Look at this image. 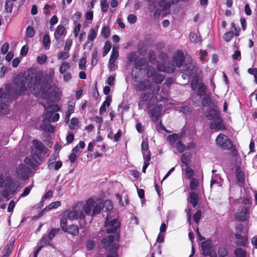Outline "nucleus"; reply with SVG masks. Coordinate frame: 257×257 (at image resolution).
I'll use <instances>...</instances> for the list:
<instances>
[{
    "label": "nucleus",
    "instance_id": "15",
    "mask_svg": "<svg viewBox=\"0 0 257 257\" xmlns=\"http://www.w3.org/2000/svg\"><path fill=\"white\" fill-rule=\"evenodd\" d=\"M201 247L203 251L202 253L204 256H207L215 251L212 250L211 241L208 239L201 243Z\"/></svg>",
    "mask_w": 257,
    "mask_h": 257
},
{
    "label": "nucleus",
    "instance_id": "7",
    "mask_svg": "<svg viewBox=\"0 0 257 257\" xmlns=\"http://www.w3.org/2000/svg\"><path fill=\"white\" fill-rule=\"evenodd\" d=\"M111 219L109 215L107 214L106 217L105 226L108 233L115 232L120 226V223L116 218L110 220Z\"/></svg>",
    "mask_w": 257,
    "mask_h": 257
},
{
    "label": "nucleus",
    "instance_id": "53",
    "mask_svg": "<svg viewBox=\"0 0 257 257\" xmlns=\"http://www.w3.org/2000/svg\"><path fill=\"white\" fill-rule=\"evenodd\" d=\"M111 47V45L110 42L107 41L105 43L104 47H103V53L104 55H105L106 54L108 53L110 51Z\"/></svg>",
    "mask_w": 257,
    "mask_h": 257
},
{
    "label": "nucleus",
    "instance_id": "9",
    "mask_svg": "<svg viewBox=\"0 0 257 257\" xmlns=\"http://www.w3.org/2000/svg\"><path fill=\"white\" fill-rule=\"evenodd\" d=\"M11 100V96L9 92L0 95V112L4 114L9 113V109L7 107Z\"/></svg>",
    "mask_w": 257,
    "mask_h": 257
},
{
    "label": "nucleus",
    "instance_id": "50",
    "mask_svg": "<svg viewBox=\"0 0 257 257\" xmlns=\"http://www.w3.org/2000/svg\"><path fill=\"white\" fill-rule=\"evenodd\" d=\"M234 35L233 32H228L225 33L223 35V39L226 42H229Z\"/></svg>",
    "mask_w": 257,
    "mask_h": 257
},
{
    "label": "nucleus",
    "instance_id": "52",
    "mask_svg": "<svg viewBox=\"0 0 257 257\" xmlns=\"http://www.w3.org/2000/svg\"><path fill=\"white\" fill-rule=\"evenodd\" d=\"M86 63V57L84 56L80 60L79 67L80 69H85Z\"/></svg>",
    "mask_w": 257,
    "mask_h": 257
},
{
    "label": "nucleus",
    "instance_id": "40",
    "mask_svg": "<svg viewBox=\"0 0 257 257\" xmlns=\"http://www.w3.org/2000/svg\"><path fill=\"white\" fill-rule=\"evenodd\" d=\"M198 181L195 178H192L190 182V187L191 190H196L198 187Z\"/></svg>",
    "mask_w": 257,
    "mask_h": 257
},
{
    "label": "nucleus",
    "instance_id": "43",
    "mask_svg": "<svg viewBox=\"0 0 257 257\" xmlns=\"http://www.w3.org/2000/svg\"><path fill=\"white\" fill-rule=\"evenodd\" d=\"M151 93L150 92H144L142 93L140 97L141 102H146L150 97Z\"/></svg>",
    "mask_w": 257,
    "mask_h": 257
},
{
    "label": "nucleus",
    "instance_id": "32",
    "mask_svg": "<svg viewBox=\"0 0 257 257\" xmlns=\"http://www.w3.org/2000/svg\"><path fill=\"white\" fill-rule=\"evenodd\" d=\"M206 86L204 84H200L197 91V95L200 96L204 95L206 92Z\"/></svg>",
    "mask_w": 257,
    "mask_h": 257
},
{
    "label": "nucleus",
    "instance_id": "41",
    "mask_svg": "<svg viewBox=\"0 0 257 257\" xmlns=\"http://www.w3.org/2000/svg\"><path fill=\"white\" fill-rule=\"evenodd\" d=\"M85 146V143L83 141H80L79 144L73 149L72 152L78 153L80 151V149H83Z\"/></svg>",
    "mask_w": 257,
    "mask_h": 257
},
{
    "label": "nucleus",
    "instance_id": "18",
    "mask_svg": "<svg viewBox=\"0 0 257 257\" xmlns=\"http://www.w3.org/2000/svg\"><path fill=\"white\" fill-rule=\"evenodd\" d=\"M206 117L210 120H214L220 118L219 112L214 109H210L207 113Z\"/></svg>",
    "mask_w": 257,
    "mask_h": 257
},
{
    "label": "nucleus",
    "instance_id": "34",
    "mask_svg": "<svg viewBox=\"0 0 257 257\" xmlns=\"http://www.w3.org/2000/svg\"><path fill=\"white\" fill-rule=\"evenodd\" d=\"M190 159V154L188 153H185L181 156V162L182 163L187 165Z\"/></svg>",
    "mask_w": 257,
    "mask_h": 257
},
{
    "label": "nucleus",
    "instance_id": "28",
    "mask_svg": "<svg viewBox=\"0 0 257 257\" xmlns=\"http://www.w3.org/2000/svg\"><path fill=\"white\" fill-rule=\"evenodd\" d=\"M51 240L45 235L43 236L41 240L39 242V246H42V248L46 245L53 246V244L50 242Z\"/></svg>",
    "mask_w": 257,
    "mask_h": 257
},
{
    "label": "nucleus",
    "instance_id": "35",
    "mask_svg": "<svg viewBox=\"0 0 257 257\" xmlns=\"http://www.w3.org/2000/svg\"><path fill=\"white\" fill-rule=\"evenodd\" d=\"M118 57V50L117 48H114V47L112 48V51L110 55V57L109 60L111 61H115Z\"/></svg>",
    "mask_w": 257,
    "mask_h": 257
},
{
    "label": "nucleus",
    "instance_id": "55",
    "mask_svg": "<svg viewBox=\"0 0 257 257\" xmlns=\"http://www.w3.org/2000/svg\"><path fill=\"white\" fill-rule=\"evenodd\" d=\"M78 123V120L77 118L73 117L71 120L70 123L69 124V127L71 130H73L75 128V126L77 125Z\"/></svg>",
    "mask_w": 257,
    "mask_h": 257
},
{
    "label": "nucleus",
    "instance_id": "31",
    "mask_svg": "<svg viewBox=\"0 0 257 257\" xmlns=\"http://www.w3.org/2000/svg\"><path fill=\"white\" fill-rule=\"evenodd\" d=\"M110 34L109 27L104 26L102 27L101 31V35L105 38H107Z\"/></svg>",
    "mask_w": 257,
    "mask_h": 257
},
{
    "label": "nucleus",
    "instance_id": "6",
    "mask_svg": "<svg viewBox=\"0 0 257 257\" xmlns=\"http://www.w3.org/2000/svg\"><path fill=\"white\" fill-rule=\"evenodd\" d=\"M215 142L217 146L223 150H230L232 148V144L230 139L223 134H220L217 136Z\"/></svg>",
    "mask_w": 257,
    "mask_h": 257
},
{
    "label": "nucleus",
    "instance_id": "17",
    "mask_svg": "<svg viewBox=\"0 0 257 257\" xmlns=\"http://www.w3.org/2000/svg\"><path fill=\"white\" fill-rule=\"evenodd\" d=\"M235 237L237 239L236 241V244L238 246H244L248 242L247 236H243L238 232H236Z\"/></svg>",
    "mask_w": 257,
    "mask_h": 257
},
{
    "label": "nucleus",
    "instance_id": "19",
    "mask_svg": "<svg viewBox=\"0 0 257 257\" xmlns=\"http://www.w3.org/2000/svg\"><path fill=\"white\" fill-rule=\"evenodd\" d=\"M54 73H55L54 69L53 68H50L49 69V71L48 74H47L46 75V77L47 78V79L43 78V76L42 75H38V74L36 75L40 76L41 77V78H42V79L43 80V81H44V80L48 81L49 82V84H50L49 86V87L47 89H46L45 90H41V91H46L49 90L50 88L51 84V82L52 81V78L54 77Z\"/></svg>",
    "mask_w": 257,
    "mask_h": 257
},
{
    "label": "nucleus",
    "instance_id": "13",
    "mask_svg": "<svg viewBox=\"0 0 257 257\" xmlns=\"http://www.w3.org/2000/svg\"><path fill=\"white\" fill-rule=\"evenodd\" d=\"M173 62L175 63L176 65L178 67H180L183 65L185 60V57L182 51L178 50L174 54Z\"/></svg>",
    "mask_w": 257,
    "mask_h": 257
},
{
    "label": "nucleus",
    "instance_id": "54",
    "mask_svg": "<svg viewBox=\"0 0 257 257\" xmlns=\"http://www.w3.org/2000/svg\"><path fill=\"white\" fill-rule=\"evenodd\" d=\"M157 68L159 71L166 72L167 67L161 62H158L157 64Z\"/></svg>",
    "mask_w": 257,
    "mask_h": 257
},
{
    "label": "nucleus",
    "instance_id": "56",
    "mask_svg": "<svg viewBox=\"0 0 257 257\" xmlns=\"http://www.w3.org/2000/svg\"><path fill=\"white\" fill-rule=\"evenodd\" d=\"M201 211L198 210L193 216V219L196 223H198L201 218Z\"/></svg>",
    "mask_w": 257,
    "mask_h": 257
},
{
    "label": "nucleus",
    "instance_id": "25",
    "mask_svg": "<svg viewBox=\"0 0 257 257\" xmlns=\"http://www.w3.org/2000/svg\"><path fill=\"white\" fill-rule=\"evenodd\" d=\"M190 200L189 201L191 204H192V206L195 207L197 206L198 203V194L196 193L195 192H191L189 195Z\"/></svg>",
    "mask_w": 257,
    "mask_h": 257
},
{
    "label": "nucleus",
    "instance_id": "59",
    "mask_svg": "<svg viewBox=\"0 0 257 257\" xmlns=\"http://www.w3.org/2000/svg\"><path fill=\"white\" fill-rule=\"evenodd\" d=\"M143 152H149V145L147 141H143L141 145Z\"/></svg>",
    "mask_w": 257,
    "mask_h": 257
},
{
    "label": "nucleus",
    "instance_id": "23",
    "mask_svg": "<svg viewBox=\"0 0 257 257\" xmlns=\"http://www.w3.org/2000/svg\"><path fill=\"white\" fill-rule=\"evenodd\" d=\"M64 232H67L70 234L74 236L77 235L79 233L78 227L76 225H69L67 228H66Z\"/></svg>",
    "mask_w": 257,
    "mask_h": 257
},
{
    "label": "nucleus",
    "instance_id": "3",
    "mask_svg": "<svg viewBox=\"0 0 257 257\" xmlns=\"http://www.w3.org/2000/svg\"><path fill=\"white\" fill-rule=\"evenodd\" d=\"M43 106L47 109V113L45 117V121L48 122L57 121L59 119V114L56 113L53 114V112L57 111L59 110V107L57 104H52L46 107L45 104Z\"/></svg>",
    "mask_w": 257,
    "mask_h": 257
},
{
    "label": "nucleus",
    "instance_id": "45",
    "mask_svg": "<svg viewBox=\"0 0 257 257\" xmlns=\"http://www.w3.org/2000/svg\"><path fill=\"white\" fill-rule=\"evenodd\" d=\"M148 58L151 63H154L156 59V54L154 51H150L148 54Z\"/></svg>",
    "mask_w": 257,
    "mask_h": 257
},
{
    "label": "nucleus",
    "instance_id": "26",
    "mask_svg": "<svg viewBox=\"0 0 257 257\" xmlns=\"http://www.w3.org/2000/svg\"><path fill=\"white\" fill-rule=\"evenodd\" d=\"M97 35V30L95 29H91L87 35V39L89 42H93L96 38Z\"/></svg>",
    "mask_w": 257,
    "mask_h": 257
},
{
    "label": "nucleus",
    "instance_id": "33",
    "mask_svg": "<svg viewBox=\"0 0 257 257\" xmlns=\"http://www.w3.org/2000/svg\"><path fill=\"white\" fill-rule=\"evenodd\" d=\"M70 67V65L69 63L66 62H64L62 63V65L60 66V67L59 68V72L61 74H63Z\"/></svg>",
    "mask_w": 257,
    "mask_h": 257
},
{
    "label": "nucleus",
    "instance_id": "58",
    "mask_svg": "<svg viewBox=\"0 0 257 257\" xmlns=\"http://www.w3.org/2000/svg\"><path fill=\"white\" fill-rule=\"evenodd\" d=\"M127 19L128 22L130 24H133L136 22L137 18L135 15H133V14H130L127 16Z\"/></svg>",
    "mask_w": 257,
    "mask_h": 257
},
{
    "label": "nucleus",
    "instance_id": "4",
    "mask_svg": "<svg viewBox=\"0 0 257 257\" xmlns=\"http://www.w3.org/2000/svg\"><path fill=\"white\" fill-rule=\"evenodd\" d=\"M167 140L173 147H176L180 153H183L186 150V146L181 141V137L178 134H174L167 137Z\"/></svg>",
    "mask_w": 257,
    "mask_h": 257
},
{
    "label": "nucleus",
    "instance_id": "37",
    "mask_svg": "<svg viewBox=\"0 0 257 257\" xmlns=\"http://www.w3.org/2000/svg\"><path fill=\"white\" fill-rule=\"evenodd\" d=\"M50 44V39L48 34H45L43 38V44L45 48L46 49L49 48Z\"/></svg>",
    "mask_w": 257,
    "mask_h": 257
},
{
    "label": "nucleus",
    "instance_id": "16",
    "mask_svg": "<svg viewBox=\"0 0 257 257\" xmlns=\"http://www.w3.org/2000/svg\"><path fill=\"white\" fill-rule=\"evenodd\" d=\"M210 128L212 130L219 131L225 130V127L223 123L222 120L220 117L210 123Z\"/></svg>",
    "mask_w": 257,
    "mask_h": 257
},
{
    "label": "nucleus",
    "instance_id": "12",
    "mask_svg": "<svg viewBox=\"0 0 257 257\" xmlns=\"http://www.w3.org/2000/svg\"><path fill=\"white\" fill-rule=\"evenodd\" d=\"M31 171V169L29 167L22 164L20 165L17 169L16 173L19 177L25 179L28 176Z\"/></svg>",
    "mask_w": 257,
    "mask_h": 257
},
{
    "label": "nucleus",
    "instance_id": "51",
    "mask_svg": "<svg viewBox=\"0 0 257 257\" xmlns=\"http://www.w3.org/2000/svg\"><path fill=\"white\" fill-rule=\"evenodd\" d=\"M59 231V229L58 228L52 229L48 234L47 237L49 239V240H51Z\"/></svg>",
    "mask_w": 257,
    "mask_h": 257
},
{
    "label": "nucleus",
    "instance_id": "27",
    "mask_svg": "<svg viewBox=\"0 0 257 257\" xmlns=\"http://www.w3.org/2000/svg\"><path fill=\"white\" fill-rule=\"evenodd\" d=\"M61 205V202L57 201L56 202H52L48 206L46 207L43 210L42 213H44L46 211H48L52 209H55Z\"/></svg>",
    "mask_w": 257,
    "mask_h": 257
},
{
    "label": "nucleus",
    "instance_id": "47",
    "mask_svg": "<svg viewBox=\"0 0 257 257\" xmlns=\"http://www.w3.org/2000/svg\"><path fill=\"white\" fill-rule=\"evenodd\" d=\"M175 69V67L174 65V62H169L168 64V66H167L166 72L170 73H173Z\"/></svg>",
    "mask_w": 257,
    "mask_h": 257
},
{
    "label": "nucleus",
    "instance_id": "44",
    "mask_svg": "<svg viewBox=\"0 0 257 257\" xmlns=\"http://www.w3.org/2000/svg\"><path fill=\"white\" fill-rule=\"evenodd\" d=\"M98 54L97 51L96 50H94L92 52V60H91V64L93 66H95L97 64L98 61Z\"/></svg>",
    "mask_w": 257,
    "mask_h": 257
},
{
    "label": "nucleus",
    "instance_id": "24",
    "mask_svg": "<svg viewBox=\"0 0 257 257\" xmlns=\"http://www.w3.org/2000/svg\"><path fill=\"white\" fill-rule=\"evenodd\" d=\"M235 174L238 184L239 185H242L244 181V174L243 172L241 171L239 169H236Z\"/></svg>",
    "mask_w": 257,
    "mask_h": 257
},
{
    "label": "nucleus",
    "instance_id": "42",
    "mask_svg": "<svg viewBox=\"0 0 257 257\" xmlns=\"http://www.w3.org/2000/svg\"><path fill=\"white\" fill-rule=\"evenodd\" d=\"M234 254L237 257H245L246 252L241 248H237L234 250Z\"/></svg>",
    "mask_w": 257,
    "mask_h": 257
},
{
    "label": "nucleus",
    "instance_id": "5",
    "mask_svg": "<svg viewBox=\"0 0 257 257\" xmlns=\"http://www.w3.org/2000/svg\"><path fill=\"white\" fill-rule=\"evenodd\" d=\"M33 145L31 147V155L37 158H40L41 155L46 154V147L42 142L36 140L33 141Z\"/></svg>",
    "mask_w": 257,
    "mask_h": 257
},
{
    "label": "nucleus",
    "instance_id": "39",
    "mask_svg": "<svg viewBox=\"0 0 257 257\" xmlns=\"http://www.w3.org/2000/svg\"><path fill=\"white\" fill-rule=\"evenodd\" d=\"M190 40L192 42L197 43L201 42V38L196 34L193 33L190 34Z\"/></svg>",
    "mask_w": 257,
    "mask_h": 257
},
{
    "label": "nucleus",
    "instance_id": "57",
    "mask_svg": "<svg viewBox=\"0 0 257 257\" xmlns=\"http://www.w3.org/2000/svg\"><path fill=\"white\" fill-rule=\"evenodd\" d=\"M72 44V39H69L67 40L65 44L64 50L66 51H69L70 49Z\"/></svg>",
    "mask_w": 257,
    "mask_h": 257
},
{
    "label": "nucleus",
    "instance_id": "22",
    "mask_svg": "<svg viewBox=\"0 0 257 257\" xmlns=\"http://www.w3.org/2000/svg\"><path fill=\"white\" fill-rule=\"evenodd\" d=\"M36 157L31 155V157H27L25 159L26 164L29 165L32 168H35L37 166L38 162Z\"/></svg>",
    "mask_w": 257,
    "mask_h": 257
},
{
    "label": "nucleus",
    "instance_id": "61",
    "mask_svg": "<svg viewBox=\"0 0 257 257\" xmlns=\"http://www.w3.org/2000/svg\"><path fill=\"white\" fill-rule=\"evenodd\" d=\"M37 60L39 64H43L46 62L47 56L45 55H42L41 56H38Z\"/></svg>",
    "mask_w": 257,
    "mask_h": 257
},
{
    "label": "nucleus",
    "instance_id": "60",
    "mask_svg": "<svg viewBox=\"0 0 257 257\" xmlns=\"http://www.w3.org/2000/svg\"><path fill=\"white\" fill-rule=\"evenodd\" d=\"M194 175V171L190 167H187L186 169V175L189 179H191Z\"/></svg>",
    "mask_w": 257,
    "mask_h": 257
},
{
    "label": "nucleus",
    "instance_id": "48",
    "mask_svg": "<svg viewBox=\"0 0 257 257\" xmlns=\"http://www.w3.org/2000/svg\"><path fill=\"white\" fill-rule=\"evenodd\" d=\"M247 72L250 75H253L254 78V81L257 84V68H248Z\"/></svg>",
    "mask_w": 257,
    "mask_h": 257
},
{
    "label": "nucleus",
    "instance_id": "29",
    "mask_svg": "<svg viewBox=\"0 0 257 257\" xmlns=\"http://www.w3.org/2000/svg\"><path fill=\"white\" fill-rule=\"evenodd\" d=\"M114 236L109 235L102 239V242L105 246H108L113 241Z\"/></svg>",
    "mask_w": 257,
    "mask_h": 257
},
{
    "label": "nucleus",
    "instance_id": "20",
    "mask_svg": "<svg viewBox=\"0 0 257 257\" xmlns=\"http://www.w3.org/2000/svg\"><path fill=\"white\" fill-rule=\"evenodd\" d=\"M98 200H100L102 203L101 210L103 209L104 211L107 212L111 210L113 208V205L110 200H107L103 202L101 200L97 199L96 201L94 200V201L97 202Z\"/></svg>",
    "mask_w": 257,
    "mask_h": 257
},
{
    "label": "nucleus",
    "instance_id": "14",
    "mask_svg": "<svg viewBox=\"0 0 257 257\" xmlns=\"http://www.w3.org/2000/svg\"><path fill=\"white\" fill-rule=\"evenodd\" d=\"M66 34V30L65 28L62 25H58L56 28V31L54 33V38L56 41L58 42V44L59 42L62 43L63 40L61 38L60 36H65Z\"/></svg>",
    "mask_w": 257,
    "mask_h": 257
},
{
    "label": "nucleus",
    "instance_id": "36",
    "mask_svg": "<svg viewBox=\"0 0 257 257\" xmlns=\"http://www.w3.org/2000/svg\"><path fill=\"white\" fill-rule=\"evenodd\" d=\"M13 5V2L10 0L6 2L5 8L7 13H11L12 12Z\"/></svg>",
    "mask_w": 257,
    "mask_h": 257
},
{
    "label": "nucleus",
    "instance_id": "11",
    "mask_svg": "<svg viewBox=\"0 0 257 257\" xmlns=\"http://www.w3.org/2000/svg\"><path fill=\"white\" fill-rule=\"evenodd\" d=\"M163 106L161 104L157 105L149 110L152 120L156 122L158 120L159 117L161 114Z\"/></svg>",
    "mask_w": 257,
    "mask_h": 257
},
{
    "label": "nucleus",
    "instance_id": "1",
    "mask_svg": "<svg viewBox=\"0 0 257 257\" xmlns=\"http://www.w3.org/2000/svg\"><path fill=\"white\" fill-rule=\"evenodd\" d=\"M49 84L48 81H43L41 77L39 75H35L33 79L32 74H28L26 76L18 75L14 80L16 91L20 95L26 93L28 89H30L33 93L36 94L41 90L47 89Z\"/></svg>",
    "mask_w": 257,
    "mask_h": 257
},
{
    "label": "nucleus",
    "instance_id": "30",
    "mask_svg": "<svg viewBox=\"0 0 257 257\" xmlns=\"http://www.w3.org/2000/svg\"><path fill=\"white\" fill-rule=\"evenodd\" d=\"M148 2H150L152 0H146ZM160 6L163 10L168 9L170 7V4L167 0H161L160 2Z\"/></svg>",
    "mask_w": 257,
    "mask_h": 257
},
{
    "label": "nucleus",
    "instance_id": "49",
    "mask_svg": "<svg viewBox=\"0 0 257 257\" xmlns=\"http://www.w3.org/2000/svg\"><path fill=\"white\" fill-rule=\"evenodd\" d=\"M26 34L27 37L29 38L33 37L35 35V31L33 28L31 26H28L26 29Z\"/></svg>",
    "mask_w": 257,
    "mask_h": 257
},
{
    "label": "nucleus",
    "instance_id": "46",
    "mask_svg": "<svg viewBox=\"0 0 257 257\" xmlns=\"http://www.w3.org/2000/svg\"><path fill=\"white\" fill-rule=\"evenodd\" d=\"M69 55L68 53V51L66 52H61L58 53L57 54V58L58 59H62V60H66Z\"/></svg>",
    "mask_w": 257,
    "mask_h": 257
},
{
    "label": "nucleus",
    "instance_id": "2",
    "mask_svg": "<svg viewBox=\"0 0 257 257\" xmlns=\"http://www.w3.org/2000/svg\"><path fill=\"white\" fill-rule=\"evenodd\" d=\"M101 202L100 200L95 202L93 199L87 200L85 204L78 202L71 209L66 210L67 218L71 221L79 218L80 220L85 219L84 212L94 216L99 213L101 209Z\"/></svg>",
    "mask_w": 257,
    "mask_h": 257
},
{
    "label": "nucleus",
    "instance_id": "10",
    "mask_svg": "<svg viewBox=\"0 0 257 257\" xmlns=\"http://www.w3.org/2000/svg\"><path fill=\"white\" fill-rule=\"evenodd\" d=\"M249 209L247 207L244 205L240 206L235 215V218L240 222L245 221L246 220V215Z\"/></svg>",
    "mask_w": 257,
    "mask_h": 257
},
{
    "label": "nucleus",
    "instance_id": "38",
    "mask_svg": "<svg viewBox=\"0 0 257 257\" xmlns=\"http://www.w3.org/2000/svg\"><path fill=\"white\" fill-rule=\"evenodd\" d=\"M109 7V4L107 0H101L100 2L101 10L103 12H107Z\"/></svg>",
    "mask_w": 257,
    "mask_h": 257
},
{
    "label": "nucleus",
    "instance_id": "8",
    "mask_svg": "<svg viewBox=\"0 0 257 257\" xmlns=\"http://www.w3.org/2000/svg\"><path fill=\"white\" fill-rule=\"evenodd\" d=\"M147 77L152 78V81L154 83H161L165 78V76L156 72V70L151 68L147 69Z\"/></svg>",
    "mask_w": 257,
    "mask_h": 257
},
{
    "label": "nucleus",
    "instance_id": "62",
    "mask_svg": "<svg viewBox=\"0 0 257 257\" xmlns=\"http://www.w3.org/2000/svg\"><path fill=\"white\" fill-rule=\"evenodd\" d=\"M211 103V99L208 96H205L203 98L202 104L203 106L209 105Z\"/></svg>",
    "mask_w": 257,
    "mask_h": 257
},
{
    "label": "nucleus",
    "instance_id": "63",
    "mask_svg": "<svg viewBox=\"0 0 257 257\" xmlns=\"http://www.w3.org/2000/svg\"><path fill=\"white\" fill-rule=\"evenodd\" d=\"M143 157L144 162H147L149 163V161L151 160V154L150 152H143Z\"/></svg>",
    "mask_w": 257,
    "mask_h": 257
},
{
    "label": "nucleus",
    "instance_id": "64",
    "mask_svg": "<svg viewBox=\"0 0 257 257\" xmlns=\"http://www.w3.org/2000/svg\"><path fill=\"white\" fill-rule=\"evenodd\" d=\"M32 186L27 187L24 189V192L21 194V197H24L27 196L30 192Z\"/></svg>",
    "mask_w": 257,
    "mask_h": 257
},
{
    "label": "nucleus",
    "instance_id": "21",
    "mask_svg": "<svg viewBox=\"0 0 257 257\" xmlns=\"http://www.w3.org/2000/svg\"><path fill=\"white\" fill-rule=\"evenodd\" d=\"M152 86L151 83L149 79H146L138 84V88L140 90L145 91L150 88Z\"/></svg>",
    "mask_w": 257,
    "mask_h": 257
}]
</instances>
